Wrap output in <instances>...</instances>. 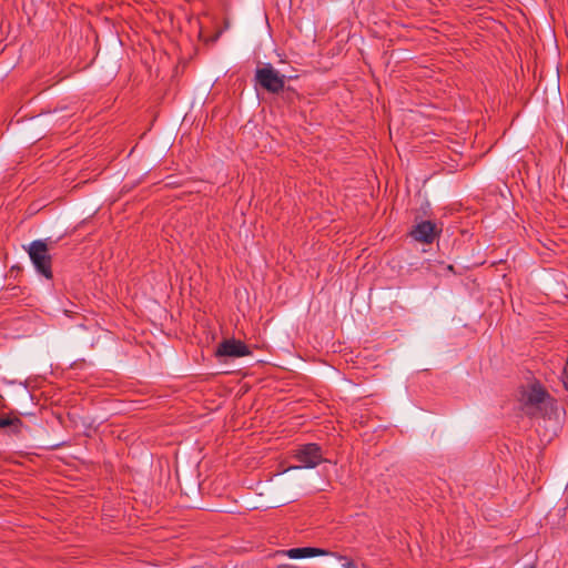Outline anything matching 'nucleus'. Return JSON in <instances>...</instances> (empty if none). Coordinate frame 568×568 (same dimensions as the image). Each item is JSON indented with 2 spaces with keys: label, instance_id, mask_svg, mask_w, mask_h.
Returning <instances> with one entry per match:
<instances>
[{
  "label": "nucleus",
  "instance_id": "6",
  "mask_svg": "<svg viewBox=\"0 0 568 568\" xmlns=\"http://www.w3.org/2000/svg\"><path fill=\"white\" fill-rule=\"evenodd\" d=\"M439 232L440 230L432 221H422L413 227L409 234L417 242L430 244Z\"/></svg>",
  "mask_w": 568,
  "mask_h": 568
},
{
  "label": "nucleus",
  "instance_id": "8",
  "mask_svg": "<svg viewBox=\"0 0 568 568\" xmlns=\"http://www.w3.org/2000/svg\"><path fill=\"white\" fill-rule=\"evenodd\" d=\"M22 422L18 417L0 416V428H9L11 433L17 434L20 432Z\"/></svg>",
  "mask_w": 568,
  "mask_h": 568
},
{
  "label": "nucleus",
  "instance_id": "10",
  "mask_svg": "<svg viewBox=\"0 0 568 568\" xmlns=\"http://www.w3.org/2000/svg\"><path fill=\"white\" fill-rule=\"evenodd\" d=\"M525 568H535V567L530 565V566H526Z\"/></svg>",
  "mask_w": 568,
  "mask_h": 568
},
{
  "label": "nucleus",
  "instance_id": "2",
  "mask_svg": "<svg viewBox=\"0 0 568 568\" xmlns=\"http://www.w3.org/2000/svg\"><path fill=\"white\" fill-rule=\"evenodd\" d=\"M298 465H293L286 470L302 469V468H315L327 459L323 455V449L315 443L298 445L292 456Z\"/></svg>",
  "mask_w": 568,
  "mask_h": 568
},
{
  "label": "nucleus",
  "instance_id": "3",
  "mask_svg": "<svg viewBox=\"0 0 568 568\" xmlns=\"http://www.w3.org/2000/svg\"><path fill=\"white\" fill-rule=\"evenodd\" d=\"M521 402L528 414L538 415L544 414L551 397L540 384H534L523 392Z\"/></svg>",
  "mask_w": 568,
  "mask_h": 568
},
{
  "label": "nucleus",
  "instance_id": "1",
  "mask_svg": "<svg viewBox=\"0 0 568 568\" xmlns=\"http://www.w3.org/2000/svg\"><path fill=\"white\" fill-rule=\"evenodd\" d=\"M24 250L37 273L44 276L47 280H51L53 277L52 257L49 253L48 240L32 241L28 246H24Z\"/></svg>",
  "mask_w": 568,
  "mask_h": 568
},
{
  "label": "nucleus",
  "instance_id": "9",
  "mask_svg": "<svg viewBox=\"0 0 568 568\" xmlns=\"http://www.w3.org/2000/svg\"><path fill=\"white\" fill-rule=\"evenodd\" d=\"M346 568H355V565L353 561H347V564L345 565Z\"/></svg>",
  "mask_w": 568,
  "mask_h": 568
},
{
  "label": "nucleus",
  "instance_id": "5",
  "mask_svg": "<svg viewBox=\"0 0 568 568\" xmlns=\"http://www.w3.org/2000/svg\"><path fill=\"white\" fill-rule=\"evenodd\" d=\"M247 355H251L247 345L235 338L222 341L215 351L216 357H243Z\"/></svg>",
  "mask_w": 568,
  "mask_h": 568
},
{
  "label": "nucleus",
  "instance_id": "4",
  "mask_svg": "<svg viewBox=\"0 0 568 568\" xmlns=\"http://www.w3.org/2000/svg\"><path fill=\"white\" fill-rule=\"evenodd\" d=\"M286 77L277 71L271 63L257 68L255 81L270 93H278L284 90Z\"/></svg>",
  "mask_w": 568,
  "mask_h": 568
},
{
  "label": "nucleus",
  "instance_id": "7",
  "mask_svg": "<svg viewBox=\"0 0 568 568\" xmlns=\"http://www.w3.org/2000/svg\"><path fill=\"white\" fill-rule=\"evenodd\" d=\"M328 554L329 551L315 547L291 548L278 552V555L287 556L291 559H304L310 557L327 556Z\"/></svg>",
  "mask_w": 568,
  "mask_h": 568
}]
</instances>
